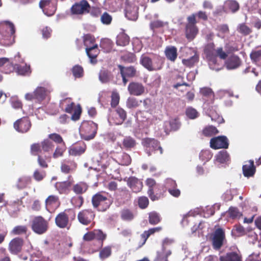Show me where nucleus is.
<instances>
[{"label":"nucleus","instance_id":"680f3d73","mask_svg":"<svg viewBox=\"0 0 261 261\" xmlns=\"http://www.w3.org/2000/svg\"><path fill=\"white\" fill-rule=\"evenodd\" d=\"M238 31L244 36L248 35L252 32L251 29L245 23H242L239 25Z\"/></svg>","mask_w":261,"mask_h":261},{"label":"nucleus","instance_id":"423d86ee","mask_svg":"<svg viewBox=\"0 0 261 261\" xmlns=\"http://www.w3.org/2000/svg\"><path fill=\"white\" fill-rule=\"evenodd\" d=\"M95 213L92 209H84L79 212L77 218L79 222L85 226L90 225L91 227H93L95 225L94 219Z\"/></svg>","mask_w":261,"mask_h":261},{"label":"nucleus","instance_id":"4c0bfd02","mask_svg":"<svg viewBox=\"0 0 261 261\" xmlns=\"http://www.w3.org/2000/svg\"><path fill=\"white\" fill-rule=\"evenodd\" d=\"M250 58L252 62L261 66V49L252 50L250 54Z\"/></svg>","mask_w":261,"mask_h":261},{"label":"nucleus","instance_id":"473e14b6","mask_svg":"<svg viewBox=\"0 0 261 261\" xmlns=\"http://www.w3.org/2000/svg\"><path fill=\"white\" fill-rule=\"evenodd\" d=\"M83 43L86 48H90L95 47V45H98L96 43V40L94 36L90 34H87L83 36Z\"/></svg>","mask_w":261,"mask_h":261},{"label":"nucleus","instance_id":"5701e85b","mask_svg":"<svg viewBox=\"0 0 261 261\" xmlns=\"http://www.w3.org/2000/svg\"><path fill=\"white\" fill-rule=\"evenodd\" d=\"M220 261H242V256L240 252L231 251L220 256Z\"/></svg>","mask_w":261,"mask_h":261},{"label":"nucleus","instance_id":"3c124183","mask_svg":"<svg viewBox=\"0 0 261 261\" xmlns=\"http://www.w3.org/2000/svg\"><path fill=\"white\" fill-rule=\"evenodd\" d=\"M215 45L214 43H208L204 48V52L207 58L215 56Z\"/></svg>","mask_w":261,"mask_h":261},{"label":"nucleus","instance_id":"49530a36","mask_svg":"<svg viewBox=\"0 0 261 261\" xmlns=\"http://www.w3.org/2000/svg\"><path fill=\"white\" fill-rule=\"evenodd\" d=\"M41 143L42 149L43 151L49 152L53 150L54 145L48 139H44Z\"/></svg>","mask_w":261,"mask_h":261},{"label":"nucleus","instance_id":"79ce46f5","mask_svg":"<svg viewBox=\"0 0 261 261\" xmlns=\"http://www.w3.org/2000/svg\"><path fill=\"white\" fill-rule=\"evenodd\" d=\"M120 217L124 221H130L134 219V215L131 210L124 208L120 212Z\"/></svg>","mask_w":261,"mask_h":261},{"label":"nucleus","instance_id":"f704fd0d","mask_svg":"<svg viewBox=\"0 0 261 261\" xmlns=\"http://www.w3.org/2000/svg\"><path fill=\"white\" fill-rule=\"evenodd\" d=\"M129 37L124 33L118 35L116 38V44L118 46H125L129 44Z\"/></svg>","mask_w":261,"mask_h":261},{"label":"nucleus","instance_id":"e433bc0d","mask_svg":"<svg viewBox=\"0 0 261 261\" xmlns=\"http://www.w3.org/2000/svg\"><path fill=\"white\" fill-rule=\"evenodd\" d=\"M198 60L199 56L198 54L196 52H194V55L191 56L190 58L187 59H182V63L186 67L191 68L193 67L195 63L198 62Z\"/></svg>","mask_w":261,"mask_h":261},{"label":"nucleus","instance_id":"0e129e2a","mask_svg":"<svg viewBox=\"0 0 261 261\" xmlns=\"http://www.w3.org/2000/svg\"><path fill=\"white\" fill-rule=\"evenodd\" d=\"M42 150L41 143H35L31 145L30 152L32 155L38 156L39 155V153L41 152Z\"/></svg>","mask_w":261,"mask_h":261},{"label":"nucleus","instance_id":"72a5a7b5","mask_svg":"<svg viewBox=\"0 0 261 261\" xmlns=\"http://www.w3.org/2000/svg\"><path fill=\"white\" fill-rule=\"evenodd\" d=\"M59 204V198L57 196L50 195L45 200V206L48 211L52 207H57Z\"/></svg>","mask_w":261,"mask_h":261},{"label":"nucleus","instance_id":"9b49d317","mask_svg":"<svg viewBox=\"0 0 261 261\" xmlns=\"http://www.w3.org/2000/svg\"><path fill=\"white\" fill-rule=\"evenodd\" d=\"M212 245L215 250H219L223 245L225 239V232L221 228H217L211 236Z\"/></svg>","mask_w":261,"mask_h":261},{"label":"nucleus","instance_id":"052dcab7","mask_svg":"<svg viewBox=\"0 0 261 261\" xmlns=\"http://www.w3.org/2000/svg\"><path fill=\"white\" fill-rule=\"evenodd\" d=\"M121 59L125 63H133L136 61V58L135 54L131 53H126L121 57Z\"/></svg>","mask_w":261,"mask_h":261},{"label":"nucleus","instance_id":"6e6d98bb","mask_svg":"<svg viewBox=\"0 0 261 261\" xmlns=\"http://www.w3.org/2000/svg\"><path fill=\"white\" fill-rule=\"evenodd\" d=\"M200 93L203 96L209 98L212 101L214 100L215 95L211 88L207 87L202 88L200 89Z\"/></svg>","mask_w":261,"mask_h":261},{"label":"nucleus","instance_id":"338daca9","mask_svg":"<svg viewBox=\"0 0 261 261\" xmlns=\"http://www.w3.org/2000/svg\"><path fill=\"white\" fill-rule=\"evenodd\" d=\"M116 112L120 118L118 124L122 123L126 119L127 114L126 111L122 108L119 107L116 110Z\"/></svg>","mask_w":261,"mask_h":261},{"label":"nucleus","instance_id":"ddd939ff","mask_svg":"<svg viewBox=\"0 0 261 261\" xmlns=\"http://www.w3.org/2000/svg\"><path fill=\"white\" fill-rule=\"evenodd\" d=\"M24 245L23 239L16 237L12 239L8 245V250L12 254L17 255L21 252Z\"/></svg>","mask_w":261,"mask_h":261},{"label":"nucleus","instance_id":"f03ea898","mask_svg":"<svg viewBox=\"0 0 261 261\" xmlns=\"http://www.w3.org/2000/svg\"><path fill=\"white\" fill-rule=\"evenodd\" d=\"M146 185L148 187L147 194L152 201L158 200L164 197L165 191L163 186L156 184L154 179L147 178Z\"/></svg>","mask_w":261,"mask_h":261},{"label":"nucleus","instance_id":"bb28decb","mask_svg":"<svg viewBox=\"0 0 261 261\" xmlns=\"http://www.w3.org/2000/svg\"><path fill=\"white\" fill-rule=\"evenodd\" d=\"M1 37L0 38V43L4 46H10L15 41V34L11 33H0Z\"/></svg>","mask_w":261,"mask_h":261},{"label":"nucleus","instance_id":"39448f33","mask_svg":"<svg viewBox=\"0 0 261 261\" xmlns=\"http://www.w3.org/2000/svg\"><path fill=\"white\" fill-rule=\"evenodd\" d=\"M187 23L185 27V36L190 41L193 40L199 32V29L196 23L197 22L196 14H192L187 18Z\"/></svg>","mask_w":261,"mask_h":261},{"label":"nucleus","instance_id":"7ed1b4c3","mask_svg":"<svg viewBox=\"0 0 261 261\" xmlns=\"http://www.w3.org/2000/svg\"><path fill=\"white\" fill-rule=\"evenodd\" d=\"M140 62L144 67L150 71L161 69L164 64L163 59L159 56H155L152 59L148 56L142 55Z\"/></svg>","mask_w":261,"mask_h":261},{"label":"nucleus","instance_id":"bf43d9fd","mask_svg":"<svg viewBox=\"0 0 261 261\" xmlns=\"http://www.w3.org/2000/svg\"><path fill=\"white\" fill-rule=\"evenodd\" d=\"M48 138L49 140L54 141L55 143L58 144L59 145L63 144V143H65L62 136L60 135L57 133H52L49 134L48 136Z\"/></svg>","mask_w":261,"mask_h":261},{"label":"nucleus","instance_id":"774afa93","mask_svg":"<svg viewBox=\"0 0 261 261\" xmlns=\"http://www.w3.org/2000/svg\"><path fill=\"white\" fill-rule=\"evenodd\" d=\"M101 22L106 25L111 24L112 21V17L108 12H104L100 17Z\"/></svg>","mask_w":261,"mask_h":261},{"label":"nucleus","instance_id":"603ef678","mask_svg":"<svg viewBox=\"0 0 261 261\" xmlns=\"http://www.w3.org/2000/svg\"><path fill=\"white\" fill-rule=\"evenodd\" d=\"M219 133L217 128L213 126L205 127L202 130L203 135L205 137H211L216 135Z\"/></svg>","mask_w":261,"mask_h":261},{"label":"nucleus","instance_id":"4be33fe9","mask_svg":"<svg viewBox=\"0 0 261 261\" xmlns=\"http://www.w3.org/2000/svg\"><path fill=\"white\" fill-rule=\"evenodd\" d=\"M71 190L76 195H81L85 193L89 189V185L85 181H80L72 184Z\"/></svg>","mask_w":261,"mask_h":261},{"label":"nucleus","instance_id":"37998d69","mask_svg":"<svg viewBox=\"0 0 261 261\" xmlns=\"http://www.w3.org/2000/svg\"><path fill=\"white\" fill-rule=\"evenodd\" d=\"M112 246H107L102 248L99 251V257L102 259H105L109 257L112 254Z\"/></svg>","mask_w":261,"mask_h":261},{"label":"nucleus","instance_id":"69168bd1","mask_svg":"<svg viewBox=\"0 0 261 261\" xmlns=\"http://www.w3.org/2000/svg\"><path fill=\"white\" fill-rule=\"evenodd\" d=\"M72 72L75 78H80L83 76L84 69L81 66L76 65L72 68Z\"/></svg>","mask_w":261,"mask_h":261},{"label":"nucleus","instance_id":"864d4df0","mask_svg":"<svg viewBox=\"0 0 261 261\" xmlns=\"http://www.w3.org/2000/svg\"><path fill=\"white\" fill-rule=\"evenodd\" d=\"M142 100H139L135 97H129L126 101V107L129 109H134L138 107Z\"/></svg>","mask_w":261,"mask_h":261},{"label":"nucleus","instance_id":"f3484780","mask_svg":"<svg viewBox=\"0 0 261 261\" xmlns=\"http://www.w3.org/2000/svg\"><path fill=\"white\" fill-rule=\"evenodd\" d=\"M39 7L47 16L53 15L56 11V7L51 3V0H40Z\"/></svg>","mask_w":261,"mask_h":261},{"label":"nucleus","instance_id":"c756f323","mask_svg":"<svg viewBox=\"0 0 261 261\" xmlns=\"http://www.w3.org/2000/svg\"><path fill=\"white\" fill-rule=\"evenodd\" d=\"M118 67L120 70L121 74H124L127 76V77H134L136 74L137 70L133 66L125 67L122 65H119Z\"/></svg>","mask_w":261,"mask_h":261},{"label":"nucleus","instance_id":"1a4fd4ad","mask_svg":"<svg viewBox=\"0 0 261 261\" xmlns=\"http://www.w3.org/2000/svg\"><path fill=\"white\" fill-rule=\"evenodd\" d=\"M32 123L30 118L28 116L22 117L13 123V127L15 130L21 134L28 133L31 129Z\"/></svg>","mask_w":261,"mask_h":261},{"label":"nucleus","instance_id":"a211bd4d","mask_svg":"<svg viewBox=\"0 0 261 261\" xmlns=\"http://www.w3.org/2000/svg\"><path fill=\"white\" fill-rule=\"evenodd\" d=\"M55 220L56 225L60 228H66L69 225V217L65 212L59 213L56 216Z\"/></svg>","mask_w":261,"mask_h":261},{"label":"nucleus","instance_id":"20e7f679","mask_svg":"<svg viewBox=\"0 0 261 261\" xmlns=\"http://www.w3.org/2000/svg\"><path fill=\"white\" fill-rule=\"evenodd\" d=\"M98 129V125L92 121H83L80 127L82 138L87 141L93 139Z\"/></svg>","mask_w":261,"mask_h":261},{"label":"nucleus","instance_id":"b1692460","mask_svg":"<svg viewBox=\"0 0 261 261\" xmlns=\"http://www.w3.org/2000/svg\"><path fill=\"white\" fill-rule=\"evenodd\" d=\"M77 167V164L73 160H64L61 163V170L65 174L69 173L74 170Z\"/></svg>","mask_w":261,"mask_h":261},{"label":"nucleus","instance_id":"a878e982","mask_svg":"<svg viewBox=\"0 0 261 261\" xmlns=\"http://www.w3.org/2000/svg\"><path fill=\"white\" fill-rule=\"evenodd\" d=\"M85 50L87 55L90 59V62L93 64L96 63V58L100 53L98 45H95V47L93 46V47L86 48Z\"/></svg>","mask_w":261,"mask_h":261},{"label":"nucleus","instance_id":"aec40b11","mask_svg":"<svg viewBox=\"0 0 261 261\" xmlns=\"http://www.w3.org/2000/svg\"><path fill=\"white\" fill-rule=\"evenodd\" d=\"M73 183V180L72 179L64 181L57 182L55 186L59 193L67 194L69 192Z\"/></svg>","mask_w":261,"mask_h":261},{"label":"nucleus","instance_id":"c03bdc74","mask_svg":"<svg viewBox=\"0 0 261 261\" xmlns=\"http://www.w3.org/2000/svg\"><path fill=\"white\" fill-rule=\"evenodd\" d=\"M122 145L126 149H130L136 146V142L134 138L130 137H126L123 140Z\"/></svg>","mask_w":261,"mask_h":261},{"label":"nucleus","instance_id":"c85d7f7f","mask_svg":"<svg viewBox=\"0 0 261 261\" xmlns=\"http://www.w3.org/2000/svg\"><path fill=\"white\" fill-rule=\"evenodd\" d=\"M165 54L167 59L171 62H174L177 57V50L174 46H168L165 50Z\"/></svg>","mask_w":261,"mask_h":261},{"label":"nucleus","instance_id":"ea45409f","mask_svg":"<svg viewBox=\"0 0 261 261\" xmlns=\"http://www.w3.org/2000/svg\"><path fill=\"white\" fill-rule=\"evenodd\" d=\"M148 215V221L151 225H156L162 220L160 215L156 212H150Z\"/></svg>","mask_w":261,"mask_h":261},{"label":"nucleus","instance_id":"dca6fc26","mask_svg":"<svg viewBox=\"0 0 261 261\" xmlns=\"http://www.w3.org/2000/svg\"><path fill=\"white\" fill-rule=\"evenodd\" d=\"M241 64V58L238 55L232 54L226 59L224 65L227 69L233 70L239 68Z\"/></svg>","mask_w":261,"mask_h":261},{"label":"nucleus","instance_id":"9d476101","mask_svg":"<svg viewBox=\"0 0 261 261\" xmlns=\"http://www.w3.org/2000/svg\"><path fill=\"white\" fill-rule=\"evenodd\" d=\"M91 6L87 0H81L75 3L70 8L73 15H84L90 12Z\"/></svg>","mask_w":261,"mask_h":261},{"label":"nucleus","instance_id":"7c9ffc66","mask_svg":"<svg viewBox=\"0 0 261 261\" xmlns=\"http://www.w3.org/2000/svg\"><path fill=\"white\" fill-rule=\"evenodd\" d=\"M163 230V227L158 226L149 229L148 230L144 231L141 234V238L143 240V244H144L148 238L152 234L156 232H159Z\"/></svg>","mask_w":261,"mask_h":261},{"label":"nucleus","instance_id":"f257e3e1","mask_svg":"<svg viewBox=\"0 0 261 261\" xmlns=\"http://www.w3.org/2000/svg\"><path fill=\"white\" fill-rule=\"evenodd\" d=\"M110 196L108 193L99 192L93 195L91 198V203L94 208L99 212H105L112 204Z\"/></svg>","mask_w":261,"mask_h":261},{"label":"nucleus","instance_id":"4d7b16f0","mask_svg":"<svg viewBox=\"0 0 261 261\" xmlns=\"http://www.w3.org/2000/svg\"><path fill=\"white\" fill-rule=\"evenodd\" d=\"M28 231V228L25 225H17L15 226L11 231L13 235H20L25 234Z\"/></svg>","mask_w":261,"mask_h":261},{"label":"nucleus","instance_id":"c9c22d12","mask_svg":"<svg viewBox=\"0 0 261 261\" xmlns=\"http://www.w3.org/2000/svg\"><path fill=\"white\" fill-rule=\"evenodd\" d=\"M85 150L86 146L84 144L82 145H76L69 149V153L73 156L80 155L85 151Z\"/></svg>","mask_w":261,"mask_h":261},{"label":"nucleus","instance_id":"a18cd8bd","mask_svg":"<svg viewBox=\"0 0 261 261\" xmlns=\"http://www.w3.org/2000/svg\"><path fill=\"white\" fill-rule=\"evenodd\" d=\"M66 150V146L65 143L63 144L58 145L53 154V157L54 159H57L61 157L63 155L64 153Z\"/></svg>","mask_w":261,"mask_h":261},{"label":"nucleus","instance_id":"e2e57ef3","mask_svg":"<svg viewBox=\"0 0 261 261\" xmlns=\"http://www.w3.org/2000/svg\"><path fill=\"white\" fill-rule=\"evenodd\" d=\"M46 175L45 171L37 169L34 171L33 176L35 180L40 181L45 178Z\"/></svg>","mask_w":261,"mask_h":261},{"label":"nucleus","instance_id":"a19ab883","mask_svg":"<svg viewBox=\"0 0 261 261\" xmlns=\"http://www.w3.org/2000/svg\"><path fill=\"white\" fill-rule=\"evenodd\" d=\"M93 239L101 242V246L103 245V242L106 239L107 235L100 229H94L92 230Z\"/></svg>","mask_w":261,"mask_h":261},{"label":"nucleus","instance_id":"6e6552de","mask_svg":"<svg viewBox=\"0 0 261 261\" xmlns=\"http://www.w3.org/2000/svg\"><path fill=\"white\" fill-rule=\"evenodd\" d=\"M142 144L146 148L148 156L151 155L153 153H155L158 150L160 151V154L163 152L160 142L155 139L146 138L143 140Z\"/></svg>","mask_w":261,"mask_h":261},{"label":"nucleus","instance_id":"412c9836","mask_svg":"<svg viewBox=\"0 0 261 261\" xmlns=\"http://www.w3.org/2000/svg\"><path fill=\"white\" fill-rule=\"evenodd\" d=\"M243 173L245 177H250L254 176L256 172V167L253 160H249L243 166Z\"/></svg>","mask_w":261,"mask_h":261},{"label":"nucleus","instance_id":"393cba45","mask_svg":"<svg viewBox=\"0 0 261 261\" xmlns=\"http://www.w3.org/2000/svg\"><path fill=\"white\" fill-rule=\"evenodd\" d=\"M224 9L225 12L230 11L234 13L240 9V5L236 0H226L224 2Z\"/></svg>","mask_w":261,"mask_h":261},{"label":"nucleus","instance_id":"0eeeda50","mask_svg":"<svg viewBox=\"0 0 261 261\" xmlns=\"http://www.w3.org/2000/svg\"><path fill=\"white\" fill-rule=\"evenodd\" d=\"M48 225V221L42 216H36L32 220L31 228L36 233L42 234L47 231Z\"/></svg>","mask_w":261,"mask_h":261},{"label":"nucleus","instance_id":"4468645a","mask_svg":"<svg viewBox=\"0 0 261 261\" xmlns=\"http://www.w3.org/2000/svg\"><path fill=\"white\" fill-rule=\"evenodd\" d=\"M127 90L131 95L141 96L146 93V88L141 83L138 82H130L127 87Z\"/></svg>","mask_w":261,"mask_h":261},{"label":"nucleus","instance_id":"8fccbe9b","mask_svg":"<svg viewBox=\"0 0 261 261\" xmlns=\"http://www.w3.org/2000/svg\"><path fill=\"white\" fill-rule=\"evenodd\" d=\"M229 217L232 219H239L242 216V213L237 207L230 206L227 212Z\"/></svg>","mask_w":261,"mask_h":261},{"label":"nucleus","instance_id":"2eb2a0df","mask_svg":"<svg viewBox=\"0 0 261 261\" xmlns=\"http://www.w3.org/2000/svg\"><path fill=\"white\" fill-rule=\"evenodd\" d=\"M229 143L226 136H220L213 138L210 141V146L212 148L217 149L220 148L226 149L228 147Z\"/></svg>","mask_w":261,"mask_h":261},{"label":"nucleus","instance_id":"2f4dec72","mask_svg":"<svg viewBox=\"0 0 261 261\" xmlns=\"http://www.w3.org/2000/svg\"><path fill=\"white\" fill-rule=\"evenodd\" d=\"M35 93L36 99L38 101H41L45 98L50 91L44 87H38L35 89Z\"/></svg>","mask_w":261,"mask_h":261},{"label":"nucleus","instance_id":"de8ad7c7","mask_svg":"<svg viewBox=\"0 0 261 261\" xmlns=\"http://www.w3.org/2000/svg\"><path fill=\"white\" fill-rule=\"evenodd\" d=\"M217 161L220 163H224L230 159L229 155L226 150H222L216 155Z\"/></svg>","mask_w":261,"mask_h":261},{"label":"nucleus","instance_id":"09e8293b","mask_svg":"<svg viewBox=\"0 0 261 261\" xmlns=\"http://www.w3.org/2000/svg\"><path fill=\"white\" fill-rule=\"evenodd\" d=\"M100 47L103 49L105 51L109 53L112 49L113 43L109 39H104L101 40Z\"/></svg>","mask_w":261,"mask_h":261},{"label":"nucleus","instance_id":"6ab92c4d","mask_svg":"<svg viewBox=\"0 0 261 261\" xmlns=\"http://www.w3.org/2000/svg\"><path fill=\"white\" fill-rule=\"evenodd\" d=\"M127 184L132 191L135 193L140 192L143 187L142 181L134 176L129 177L127 179Z\"/></svg>","mask_w":261,"mask_h":261},{"label":"nucleus","instance_id":"58836bf2","mask_svg":"<svg viewBox=\"0 0 261 261\" xmlns=\"http://www.w3.org/2000/svg\"><path fill=\"white\" fill-rule=\"evenodd\" d=\"M112 78L111 72L108 70H101L99 73V79L102 83H108Z\"/></svg>","mask_w":261,"mask_h":261},{"label":"nucleus","instance_id":"13d9d810","mask_svg":"<svg viewBox=\"0 0 261 261\" xmlns=\"http://www.w3.org/2000/svg\"><path fill=\"white\" fill-rule=\"evenodd\" d=\"M208 59V65L211 69L218 71L220 68L219 64L218 63L217 57L216 56H214L207 58Z\"/></svg>","mask_w":261,"mask_h":261},{"label":"nucleus","instance_id":"f8f14e48","mask_svg":"<svg viewBox=\"0 0 261 261\" xmlns=\"http://www.w3.org/2000/svg\"><path fill=\"white\" fill-rule=\"evenodd\" d=\"M63 101L68 102V103L66 105L65 108V112L69 114H71L73 112V113L71 116V119L73 121L79 120L82 113V108L81 106L78 105L76 108H75V103L73 102L70 101V98H66L64 99Z\"/></svg>","mask_w":261,"mask_h":261},{"label":"nucleus","instance_id":"5fc2aeb1","mask_svg":"<svg viewBox=\"0 0 261 261\" xmlns=\"http://www.w3.org/2000/svg\"><path fill=\"white\" fill-rule=\"evenodd\" d=\"M50 157L46 155H38L37 162L39 166L42 168H47L48 167V162L50 161Z\"/></svg>","mask_w":261,"mask_h":261},{"label":"nucleus","instance_id":"cd10ccee","mask_svg":"<svg viewBox=\"0 0 261 261\" xmlns=\"http://www.w3.org/2000/svg\"><path fill=\"white\" fill-rule=\"evenodd\" d=\"M15 28L14 24L9 21H5L0 25V33H11L15 34Z\"/></svg>","mask_w":261,"mask_h":261}]
</instances>
